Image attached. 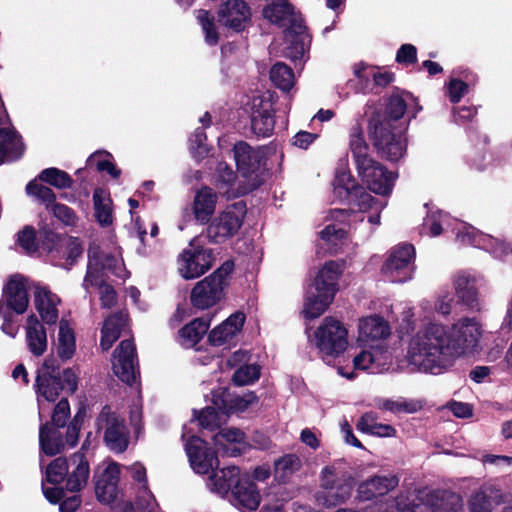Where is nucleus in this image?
<instances>
[{"mask_svg":"<svg viewBox=\"0 0 512 512\" xmlns=\"http://www.w3.org/2000/svg\"><path fill=\"white\" fill-rule=\"evenodd\" d=\"M109 155L103 152H97L88 159V165H96L97 170L107 171L113 178H118L120 170L107 159Z\"/></svg>","mask_w":512,"mask_h":512,"instance_id":"obj_59","label":"nucleus"},{"mask_svg":"<svg viewBox=\"0 0 512 512\" xmlns=\"http://www.w3.org/2000/svg\"><path fill=\"white\" fill-rule=\"evenodd\" d=\"M482 334V325L474 317L460 318L449 330L440 324H430L411 338L407 361L416 370L440 374L455 359L474 351Z\"/></svg>","mask_w":512,"mask_h":512,"instance_id":"obj_1","label":"nucleus"},{"mask_svg":"<svg viewBox=\"0 0 512 512\" xmlns=\"http://www.w3.org/2000/svg\"><path fill=\"white\" fill-rule=\"evenodd\" d=\"M468 92V85L458 79H451L447 84V93L453 103H457Z\"/></svg>","mask_w":512,"mask_h":512,"instance_id":"obj_64","label":"nucleus"},{"mask_svg":"<svg viewBox=\"0 0 512 512\" xmlns=\"http://www.w3.org/2000/svg\"><path fill=\"white\" fill-rule=\"evenodd\" d=\"M349 148L355 162L357 175L362 183L375 194L389 196L398 175L370 156L369 146L364 139L363 130L358 124L351 129Z\"/></svg>","mask_w":512,"mask_h":512,"instance_id":"obj_2","label":"nucleus"},{"mask_svg":"<svg viewBox=\"0 0 512 512\" xmlns=\"http://www.w3.org/2000/svg\"><path fill=\"white\" fill-rule=\"evenodd\" d=\"M390 332L388 322L382 317L378 315L363 317L358 322L357 341L374 347V343L387 339Z\"/></svg>","mask_w":512,"mask_h":512,"instance_id":"obj_23","label":"nucleus"},{"mask_svg":"<svg viewBox=\"0 0 512 512\" xmlns=\"http://www.w3.org/2000/svg\"><path fill=\"white\" fill-rule=\"evenodd\" d=\"M371 137L375 147L387 159L397 161L406 151V139L402 127L395 126L385 119L374 124Z\"/></svg>","mask_w":512,"mask_h":512,"instance_id":"obj_11","label":"nucleus"},{"mask_svg":"<svg viewBox=\"0 0 512 512\" xmlns=\"http://www.w3.org/2000/svg\"><path fill=\"white\" fill-rule=\"evenodd\" d=\"M415 249L411 244L395 246L382 266V273L394 283L412 279L414 272Z\"/></svg>","mask_w":512,"mask_h":512,"instance_id":"obj_13","label":"nucleus"},{"mask_svg":"<svg viewBox=\"0 0 512 512\" xmlns=\"http://www.w3.org/2000/svg\"><path fill=\"white\" fill-rule=\"evenodd\" d=\"M136 506L141 512H160L154 496L145 487L137 497Z\"/></svg>","mask_w":512,"mask_h":512,"instance_id":"obj_62","label":"nucleus"},{"mask_svg":"<svg viewBox=\"0 0 512 512\" xmlns=\"http://www.w3.org/2000/svg\"><path fill=\"white\" fill-rule=\"evenodd\" d=\"M237 176L235 172L226 163L220 162L217 166L214 181L219 189L229 192V189L235 183Z\"/></svg>","mask_w":512,"mask_h":512,"instance_id":"obj_56","label":"nucleus"},{"mask_svg":"<svg viewBox=\"0 0 512 512\" xmlns=\"http://www.w3.org/2000/svg\"><path fill=\"white\" fill-rule=\"evenodd\" d=\"M246 213L245 205L242 202L228 206L210 224L208 235L214 242H221L234 235L242 225Z\"/></svg>","mask_w":512,"mask_h":512,"instance_id":"obj_15","label":"nucleus"},{"mask_svg":"<svg viewBox=\"0 0 512 512\" xmlns=\"http://www.w3.org/2000/svg\"><path fill=\"white\" fill-rule=\"evenodd\" d=\"M126 314L124 312L116 313L108 317L101 331L100 345L104 351L111 348L113 343L120 337L121 332L126 326Z\"/></svg>","mask_w":512,"mask_h":512,"instance_id":"obj_42","label":"nucleus"},{"mask_svg":"<svg viewBox=\"0 0 512 512\" xmlns=\"http://www.w3.org/2000/svg\"><path fill=\"white\" fill-rule=\"evenodd\" d=\"M54 370V360H46L43 369L37 377L36 382L40 416L43 413V401H56L61 391L60 380L57 376L52 374Z\"/></svg>","mask_w":512,"mask_h":512,"instance_id":"obj_22","label":"nucleus"},{"mask_svg":"<svg viewBox=\"0 0 512 512\" xmlns=\"http://www.w3.org/2000/svg\"><path fill=\"white\" fill-rule=\"evenodd\" d=\"M333 300L331 294L309 287L305 294L302 314L306 319H315L327 310Z\"/></svg>","mask_w":512,"mask_h":512,"instance_id":"obj_40","label":"nucleus"},{"mask_svg":"<svg viewBox=\"0 0 512 512\" xmlns=\"http://www.w3.org/2000/svg\"><path fill=\"white\" fill-rule=\"evenodd\" d=\"M408 100H413L410 94H405V96L393 94L390 96L386 107V113L390 119L398 120L404 115Z\"/></svg>","mask_w":512,"mask_h":512,"instance_id":"obj_54","label":"nucleus"},{"mask_svg":"<svg viewBox=\"0 0 512 512\" xmlns=\"http://www.w3.org/2000/svg\"><path fill=\"white\" fill-rule=\"evenodd\" d=\"M333 192L340 200L349 199L359 213L366 215L368 223L373 228L380 225V215L387 202L378 200L364 191L346 167L336 171Z\"/></svg>","mask_w":512,"mask_h":512,"instance_id":"obj_4","label":"nucleus"},{"mask_svg":"<svg viewBox=\"0 0 512 512\" xmlns=\"http://www.w3.org/2000/svg\"><path fill=\"white\" fill-rule=\"evenodd\" d=\"M69 472L66 487L70 491H80L89 479L90 467L88 460L82 452L74 453L68 460Z\"/></svg>","mask_w":512,"mask_h":512,"instance_id":"obj_35","label":"nucleus"},{"mask_svg":"<svg viewBox=\"0 0 512 512\" xmlns=\"http://www.w3.org/2000/svg\"><path fill=\"white\" fill-rule=\"evenodd\" d=\"M270 79L283 91H289L295 82L293 71L284 63H276L272 66L270 70Z\"/></svg>","mask_w":512,"mask_h":512,"instance_id":"obj_50","label":"nucleus"},{"mask_svg":"<svg viewBox=\"0 0 512 512\" xmlns=\"http://www.w3.org/2000/svg\"><path fill=\"white\" fill-rule=\"evenodd\" d=\"M69 472L67 459L57 458L46 469V479L53 484L61 483Z\"/></svg>","mask_w":512,"mask_h":512,"instance_id":"obj_57","label":"nucleus"},{"mask_svg":"<svg viewBox=\"0 0 512 512\" xmlns=\"http://www.w3.org/2000/svg\"><path fill=\"white\" fill-rule=\"evenodd\" d=\"M237 170L243 181L239 182L238 193H247L261 185L263 181L264 162L263 152L255 149L244 141L233 146Z\"/></svg>","mask_w":512,"mask_h":512,"instance_id":"obj_6","label":"nucleus"},{"mask_svg":"<svg viewBox=\"0 0 512 512\" xmlns=\"http://www.w3.org/2000/svg\"><path fill=\"white\" fill-rule=\"evenodd\" d=\"M243 474L236 466H227L214 472L207 479L206 485L208 489L220 497H227L232 494V488L240 481Z\"/></svg>","mask_w":512,"mask_h":512,"instance_id":"obj_31","label":"nucleus"},{"mask_svg":"<svg viewBox=\"0 0 512 512\" xmlns=\"http://www.w3.org/2000/svg\"><path fill=\"white\" fill-rule=\"evenodd\" d=\"M39 441L43 452L53 456L60 452L63 443L59 439L58 432L52 429L48 424L40 428Z\"/></svg>","mask_w":512,"mask_h":512,"instance_id":"obj_49","label":"nucleus"},{"mask_svg":"<svg viewBox=\"0 0 512 512\" xmlns=\"http://www.w3.org/2000/svg\"><path fill=\"white\" fill-rule=\"evenodd\" d=\"M212 264L211 250L192 243L183 250L177 261L178 272L186 280L195 279L205 274Z\"/></svg>","mask_w":512,"mask_h":512,"instance_id":"obj_14","label":"nucleus"},{"mask_svg":"<svg viewBox=\"0 0 512 512\" xmlns=\"http://www.w3.org/2000/svg\"><path fill=\"white\" fill-rule=\"evenodd\" d=\"M503 501V495L495 485H484L475 491L469 501L470 512H492L493 505H498Z\"/></svg>","mask_w":512,"mask_h":512,"instance_id":"obj_36","label":"nucleus"},{"mask_svg":"<svg viewBox=\"0 0 512 512\" xmlns=\"http://www.w3.org/2000/svg\"><path fill=\"white\" fill-rule=\"evenodd\" d=\"M39 178L42 181L60 189L69 188L73 183L72 178L65 171L57 168H47L43 170L40 173Z\"/></svg>","mask_w":512,"mask_h":512,"instance_id":"obj_52","label":"nucleus"},{"mask_svg":"<svg viewBox=\"0 0 512 512\" xmlns=\"http://www.w3.org/2000/svg\"><path fill=\"white\" fill-rule=\"evenodd\" d=\"M342 462H335L321 471V488L317 496L319 503L331 507L347 501L353 491V478L342 470Z\"/></svg>","mask_w":512,"mask_h":512,"instance_id":"obj_7","label":"nucleus"},{"mask_svg":"<svg viewBox=\"0 0 512 512\" xmlns=\"http://www.w3.org/2000/svg\"><path fill=\"white\" fill-rule=\"evenodd\" d=\"M453 285L460 302L472 309L478 306V290L474 276L464 271L458 272L453 277Z\"/></svg>","mask_w":512,"mask_h":512,"instance_id":"obj_38","label":"nucleus"},{"mask_svg":"<svg viewBox=\"0 0 512 512\" xmlns=\"http://www.w3.org/2000/svg\"><path fill=\"white\" fill-rule=\"evenodd\" d=\"M185 449L191 468L195 473L207 474L218 467L217 456L207 448V444L201 438L192 436L185 444Z\"/></svg>","mask_w":512,"mask_h":512,"instance_id":"obj_18","label":"nucleus"},{"mask_svg":"<svg viewBox=\"0 0 512 512\" xmlns=\"http://www.w3.org/2000/svg\"><path fill=\"white\" fill-rule=\"evenodd\" d=\"M219 22L235 31H242L251 19V10L243 0H226L218 9Z\"/></svg>","mask_w":512,"mask_h":512,"instance_id":"obj_20","label":"nucleus"},{"mask_svg":"<svg viewBox=\"0 0 512 512\" xmlns=\"http://www.w3.org/2000/svg\"><path fill=\"white\" fill-rule=\"evenodd\" d=\"M344 270L342 262L328 261L318 270L311 288L331 294L335 297L339 287L338 280L341 277Z\"/></svg>","mask_w":512,"mask_h":512,"instance_id":"obj_28","label":"nucleus"},{"mask_svg":"<svg viewBox=\"0 0 512 512\" xmlns=\"http://www.w3.org/2000/svg\"><path fill=\"white\" fill-rule=\"evenodd\" d=\"M285 48L284 55L292 61L304 58L309 44L310 37L306 33L303 22H295L294 28H288L284 32Z\"/></svg>","mask_w":512,"mask_h":512,"instance_id":"obj_26","label":"nucleus"},{"mask_svg":"<svg viewBox=\"0 0 512 512\" xmlns=\"http://www.w3.org/2000/svg\"><path fill=\"white\" fill-rule=\"evenodd\" d=\"M452 220L443 212L433 213L425 221L424 227L429 230V234L433 237L442 233L444 225H451ZM453 230L457 239L465 244L482 248L491 253L496 258H504L512 253L509 244L504 243L490 235L480 233L474 227L458 220H453Z\"/></svg>","mask_w":512,"mask_h":512,"instance_id":"obj_3","label":"nucleus"},{"mask_svg":"<svg viewBox=\"0 0 512 512\" xmlns=\"http://www.w3.org/2000/svg\"><path fill=\"white\" fill-rule=\"evenodd\" d=\"M26 193L29 196H34L47 206H52L55 201V194L46 186L37 183L35 180L30 181L26 186Z\"/></svg>","mask_w":512,"mask_h":512,"instance_id":"obj_58","label":"nucleus"},{"mask_svg":"<svg viewBox=\"0 0 512 512\" xmlns=\"http://www.w3.org/2000/svg\"><path fill=\"white\" fill-rule=\"evenodd\" d=\"M249 105L254 133L258 136L269 137L275 125L272 96L270 94L254 96Z\"/></svg>","mask_w":512,"mask_h":512,"instance_id":"obj_16","label":"nucleus"},{"mask_svg":"<svg viewBox=\"0 0 512 512\" xmlns=\"http://www.w3.org/2000/svg\"><path fill=\"white\" fill-rule=\"evenodd\" d=\"M398 483L399 479L394 475L371 477L358 486V497L363 501H369L385 496L394 490Z\"/></svg>","mask_w":512,"mask_h":512,"instance_id":"obj_30","label":"nucleus"},{"mask_svg":"<svg viewBox=\"0 0 512 512\" xmlns=\"http://www.w3.org/2000/svg\"><path fill=\"white\" fill-rule=\"evenodd\" d=\"M376 407L380 410L389 411L391 413H414L421 406L419 402L408 400L402 397L396 399L380 398L376 401Z\"/></svg>","mask_w":512,"mask_h":512,"instance_id":"obj_48","label":"nucleus"},{"mask_svg":"<svg viewBox=\"0 0 512 512\" xmlns=\"http://www.w3.org/2000/svg\"><path fill=\"white\" fill-rule=\"evenodd\" d=\"M51 212L53 215L63 222L65 225H75L77 222V216L71 208L64 204L54 203L51 206Z\"/></svg>","mask_w":512,"mask_h":512,"instance_id":"obj_63","label":"nucleus"},{"mask_svg":"<svg viewBox=\"0 0 512 512\" xmlns=\"http://www.w3.org/2000/svg\"><path fill=\"white\" fill-rule=\"evenodd\" d=\"M70 417V405L67 399H61L55 406L52 422L57 427H64Z\"/></svg>","mask_w":512,"mask_h":512,"instance_id":"obj_61","label":"nucleus"},{"mask_svg":"<svg viewBox=\"0 0 512 512\" xmlns=\"http://www.w3.org/2000/svg\"><path fill=\"white\" fill-rule=\"evenodd\" d=\"M321 358L330 363L348 347V330L338 320L325 317L310 338Z\"/></svg>","mask_w":512,"mask_h":512,"instance_id":"obj_5","label":"nucleus"},{"mask_svg":"<svg viewBox=\"0 0 512 512\" xmlns=\"http://www.w3.org/2000/svg\"><path fill=\"white\" fill-rule=\"evenodd\" d=\"M218 196L209 187H202L194 196L193 214L197 222L206 224L215 212Z\"/></svg>","mask_w":512,"mask_h":512,"instance_id":"obj_37","label":"nucleus"},{"mask_svg":"<svg viewBox=\"0 0 512 512\" xmlns=\"http://www.w3.org/2000/svg\"><path fill=\"white\" fill-rule=\"evenodd\" d=\"M214 403L219 407L230 412H243L249 406L257 403L258 398L253 392H247L244 395L232 396L225 389H220L214 394Z\"/></svg>","mask_w":512,"mask_h":512,"instance_id":"obj_39","label":"nucleus"},{"mask_svg":"<svg viewBox=\"0 0 512 512\" xmlns=\"http://www.w3.org/2000/svg\"><path fill=\"white\" fill-rule=\"evenodd\" d=\"M39 240L50 261L67 270L74 265L83 252L80 241L72 236L58 235L50 230H44L40 232Z\"/></svg>","mask_w":512,"mask_h":512,"instance_id":"obj_10","label":"nucleus"},{"mask_svg":"<svg viewBox=\"0 0 512 512\" xmlns=\"http://www.w3.org/2000/svg\"><path fill=\"white\" fill-rule=\"evenodd\" d=\"M109 274L125 279L129 273L125 269L119 252L104 253L96 244L88 248V268L83 287L89 290V285H98L104 281Z\"/></svg>","mask_w":512,"mask_h":512,"instance_id":"obj_8","label":"nucleus"},{"mask_svg":"<svg viewBox=\"0 0 512 512\" xmlns=\"http://www.w3.org/2000/svg\"><path fill=\"white\" fill-rule=\"evenodd\" d=\"M95 216L101 225H109L112 222L110 201L103 197L101 190H96L93 195Z\"/></svg>","mask_w":512,"mask_h":512,"instance_id":"obj_53","label":"nucleus"},{"mask_svg":"<svg viewBox=\"0 0 512 512\" xmlns=\"http://www.w3.org/2000/svg\"><path fill=\"white\" fill-rule=\"evenodd\" d=\"M232 270L233 264L226 262L211 275L197 282L190 295L192 305L204 310L218 304L225 296L227 277Z\"/></svg>","mask_w":512,"mask_h":512,"instance_id":"obj_9","label":"nucleus"},{"mask_svg":"<svg viewBox=\"0 0 512 512\" xmlns=\"http://www.w3.org/2000/svg\"><path fill=\"white\" fill-rule=\"evenodd\" d=\"M346 237V231L338 224H328L319 232L320 244L331 253H337Z\"/></svg>","mask_w":512,"mask_h":512,"instance_id":"obj_45","label":"nucleus"},{"mask_svg":"<svg viewBox=\"0 0 512 512\" xmlns=\"http://www.w3.org/2000/svg\"><path fill=\"white\" fill-rule=\"evenodd\" d=\"M217 452L223 456L236 457L247 446L245 434L238 428H223L213 437Z\"/></svg>","mask_w":512,"mask_h":512,"instance_id":"obj_27","label":"nucleus"},{"mask_svg":"<svg viewBox=\"0 0 512 512\" xmlns=\"http://www.w3.org/2000/svg\"><path fill=\"white\" fill-rule=\"evenodd\" d=\"M215 398L213 397V400ZM214 406L204 408L199 415L197 420L202 428L208 430H215L219 428L223 423L226 422L228 411L223 408H219L214 402Z\"/></svg>","mask_w":512,"mask_h":512,"instance_id":"obj_46","label":"nucleus"},{"mask_svg":"<svg viewBox=\"0 0 512 512\" xmlns=\"http://www.w3.org/2000/svg\"><path fill=\"white\" fill-rule=\"evenodd\" d=\"M76 350V341L73 329L68 321L61 320L57 336L56 351L57 355L64 361L73 357Z\"/></svg>","mask_w":512,"mask_h":512,"instance_id":"obj_43","label":"nucleus"},{"mask_svg":"<svg viewBox=\"0 0 512 512\" xmlns=\"http://www.w3.org/2000/svg\"><path fill=\"white\" fill-rule=\"evenodd\" d=\"M26 341L30 352L35 356L42 355L47 348L46 331L33 314L27 318Z\"/></svg>","mask_w":512,"mask_h":512,"instance_id":"obj_41","label":"nucleus"},{"mask_svg":"<svg viewBox=\"0 0 512 512\" xmlns=\"http://www.w3.org/2000/svg\"><path fill=\"white\" fill-rule=\"evenodd\" d=\"M262 15L270 23L279 27L294 28L295 22H303L302 18L294 12L293 6L287 0H276L267 4Z\"/></svg>","mask_w":512,"mask_h":512,"instance_id":"obj_29","label":"nucleus"},{"mask_svg":"<svg viewBox=\"0 0 512 512\" xmlns=\"http://www.w3.org/2000/svg\"><path fill=\"white\" fill-rule=\"evenodd\" d=\"M260 376V366L255 363L241 365L233 374V382L237 386L253 384Z\"/></svg>","mask_w":512,"mask_h":512,"instance_id":"obj_51","label":"nucleus"},{"mask_svg":"<svg viewBox=\"0 0 512 512\" xmlns=\"http://www.w3.org/2000/svg\"><path fill=\"white\" fill-rule=\"evenodd\" d=\"M96 428L103 434L104 441L110 450L116 453L125 451L129 444V431L121 418L110 407L102 408L96 419Z\"/></svg>","mask_w":512,"mask_h":512,"instance_id":"obj_12","label":"nucleus"},{"mask_svg":"<svg viewBox=\"0 0 512 512\" xmlns=\"http://www.w3.org/2000/svg\"><path fill=\"white\" fill-rule=\"evenodd\" d=\"M230 503L244 512L256 511L261 503V494L249 475L244 473L242 478L232 488Z\"/></svg>","mask_w":512,"mask_h":512,"instance_id":"obj_19","label":"nucleus"},{"mask_svg":"<svg viewBox=\"0 0 512 512\" xmlns=\"http://www.w3.org/2000/svg\"><path fill=\"white\" fill-rule=\"evenodd\" d=\"M390 362L389 351L382 345H376L371 351L364 350L356 355L353 358V367L355 370L376 374L388 369Z\"/></svg>","mask_w":512,"mask_h":512,"instance_id":"obj_25","label":"nucleus"},{"mask_svg":"<svg viewBox=\"0 0 512 512\" xmlns=\"http://www.w3.org/2000/svg\"><path fill=\"white\" fill-rule=\"evenodd\" d=\"M120 476V468L116 463H110L97 479L95 493L98 500L109 504L117 496V485Z\"/></svg>","mask_w":512,"mask_h":512,"instance_id":"obj_34","label":"nucleus"},{"mask_svg":"<svg viewBox=\"0 0 512 512\" xmlns=\"http://www.w3.org/2000/svg\"><path fill=\"white\" fill-rule=\"evenodd\" d=\"M209 323L203 319H194L179 331L182 346L191 348L195 346L206 334Z\"/></svg>","mask_w":512,"mask_h":512,"instance_id":"obj_44","label":"nucleus"},{"mask_svg":"<svg viewBox=\"0 0 512 512\" xmlns=\"http://www.w3.org/2000/svg\"><path fill=\"white\" fill-rule=\"evenodd\" d=\"M417 494L401 493L395 498H388L375 506L362 511L341 508L335 512H425L427 507L423 504H416Z\"/></svg>","mask_w":512,"mask_h":512,"instance_id":"obj_21","label":"nucleus"},{"mask_svg":"<svg viewBox=\"0 0 512 512\" xmlns=\"http://www.w3.org/2000/svg\"><path fill=\"white\" fill-rule=\"evenodd\" d=\"M61 300L44 286H37L34 291V305L41 319L46 324H55L58 320V305Z\"/></svg>","mask_w":512,"mask_h":512,"instance_id":"obj_32","label":"nucleus"},{"mask_svg":"<svg viewBox=\"0 0 512 512\" xmlns=\"http://www.w3.org/2000/svg\"><path fill=\"white\" fill-rule=\"evenodd\" d=\"M302 466V462L299 456L295 454H287L283 457L275 460L274 462V474L278 481H287L295 472H297Z\"/></svg>","mask_w":512,"mask_h":512,"instance_id":"obj_47","label":"nucleus"},{"mask_svg":"<svg viewBox=\"0 0 512 512\" xmlns=\"http://www.w3.org/2000/svg\"><path fill=\"white\" fill-rule=\"evenodd\" d=\"M196 17L205 33V41L209 45H216L219 37L215 27L214 17L206 10H198Z\"/></svg>","mask_w":512,"mask_h":512,"instance_id":"obj_55","label":"nucleus"},{"mask_svg":"<svg viewBox=\"0 0 512 512\" xmlns=\"http://www.w3.org/2000/svg\"><path fill=\"white\" fill-rule=\"evenodd\" d=\"M114 374L123 382L131 384L136 379V352L131 340H123L115 349L112 358Z\"/></svg>","mask_w":512,"mask_h":512,"instance_id":"obj_17","label":"nucleus"},{"mask_svg":"<svg viewBox=\"0 0 512 512\" xmlns=\"http://www.w3.org/2000/svg\"><path fill=\"white\" fill-rule=\"evenodd\" d=\"M0 303L4 304L5 310L23 314L29 305L26 281L20 277L11 278L3 290Z\"/></svg>","mask_w":512,"mask_h":512,"instance_id":"obj_24","label":"nucleus"},{"mask_svg":"<svg viewBox=\"0 0 512 512\" xmlns=\"http://www.w3.org/2000/svg\"><path fill=\"white\" fill-rule=\"evenodd\" d=\"M245 319L244 313H233L209 333V342L214 346H220L230 342L241 332Z\"/></svg>","mask_w":512,"mask_h":512,"instance_id":"obj_33","label":"nucleus"},{"mask_svg":"<svg viewBox=\"0 0 512 512\" xmlns=\"http://www.w3.org/2000/svg\"><path fill=\"white\" fill-rule=\"evenodd\" d=\"M355 74L359 78H365L369 76H373L374 81L379 86H386L393 81V74L390 72H375L374 69L367 68L362 66L361 68L355 69Z\"/></svg>","mask_w":512,"mask_h":512,"instance_id":"obj_60","label":"nucleus"}]
</instances>
